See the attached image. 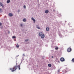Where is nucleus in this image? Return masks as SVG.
<instances>
[{
  "instance_id": "nucleus-10",
  "label": "nucleus",
  "mask_w": 74,
  "mask_h": 74,
  "mask_svg": "<svg viewBox=\"0 0 74 74\" xmlns=\"http://www.w3.org/2000/svg\"><path fill=\"white\" fill-rule=\"evenodd\" d=\"M23 21V22H26V18H24Z\"/></svg>"
},
{
  "instance_id": "nucleus-8",
  "label": "nucleus",
  "mask_w": 74,
  "mask_h": 74,
  "mask_svg": "<svg viewBox=\"0 0 74 74\" xmlns=\"http://www.w3.org/2000/svg\"><path fill=\"white\" fill-rule=\"evenodd\" d=\"M45 37V35H44V34H43L42 36L41 37V38H44Z\"/></svg>"
},
{
  "instance_id": "nucleus-18",
  "label": "nucleus",
  "mask_w": 74,
  "mask_h": 74,
  "mask_svg": "<svg viewBox=\"0 0 74 74\" xmlns=\"http://www.w3.org/2000/svg\"><path fill=\"white\" fill-rule=\"evenodd\" d=\"M29 41V40H28V39H27L25 40V41L27 42V41Z\"/></svg>"
},
{
  "instance_id": "nucleus-7",
  "label": "nucleus",
  "mask_w": 74,
  "mask_h": 74,
  "mask_svg": "<svg viewBox=\"0 0 74 74\" xmlns=\"http://www.w3.org/2000/svg\"><path fill=\"white\" fill-rule=\"evenodd\" d=\"M49 12V11L48 10H46L45 11V13L46 14H48Z\"/></svg>"
},
{
  "instance_id": "nucleus-6",
  "label": "nucleus",
  "mask_w": 74,
  "mask_h": 74,
  "mask_svg": "<svg viewBox=\"0 0 74 74\" xmlns=\"http://www.w3.org/2000/svg\"><path fill=\"white\" fill-rule=\"evenodd\" d=\"M9 16H13V15L12 13H10L9 14Z\"/></svg>"
},
{
  "instance_id": "nucleus-2",
  "label": "nucleus",
  "mask_w": 74,
  "mask_h": 74,
  "mask_svg": "<svg viewBox=\"0 0 74 74\" xmlns=\"http://www.w3.org/2000/svg\"><path fill=\"white\" fill-rule=\"evenodd\" d=\"M71 49L70 47L68 48L67 49V51L69 52H71Z\"/></svg>"
},
{
  "instance_id": "nucleus-13",
  "label": "nucleus",
  "mask_w": 74,
  "mask_h": 74,
  "mask_svg": "<svg viewBox=\"0 0 74 74\" xmlns=\"http://www.w3.org/2000/svg\"><path fill=\"white\" fill-rule=\"evenodd\" d=\"M19 45H18V43L17 44V45H16V47L17 48H19Z\"/></svg>"
},
{
  "instance_id": "nucleus-3",
  "label": "nucleus",
  "mask_w": 74,
  "mask_h": 74,
  "mask_svg": "<svg viewBox=\"0 0 74 74\" xmlns=\"http://www.w3.org/2000/svg\"><path fill=\"white\" fill-rule=\"evenodd\" d=\"M60 60L61 62H64V58H62L60 59Z\"/></svg>"
},
{
  "instance_id": "nucleus-9",
  "label": "nucleus",
  "mask_w": 74,
  "mask_h": 74,
  "mask_svg": "<svg viewBox=\"0 0 74 74\" xmlns=\"http://www.w3.org/2000/svg\"><path fill=\"white\" fill-rule=\"evenodd\" d=\"M48 66L49 67H51V66H52V65L51 64H48Z\"/></svg>"
},
{
  "instance_id": "nucleus-5",
  "label": "nucleus",
  "mask_w": 74,
  "mask_h": 74,
  "mask_svg": "<svg viewBox=\"0 0 74 74\" xmlns=\"http://www.w3.org/2000/svg\"><path fill=\"white\" fill-rule=\"evenodd\" d=\"M32 21H33L34 23H35V22H36V20H35V19H34L33 17H32Z\"/></svg>"
},
{
  "instance_id": "nucleus-11",
  "label": "nucleus",
  "mask_w": 74,
  "mask_h": 74,
  "mask_svg": "<svg viewBox=\"0 0 74 74\" xmlns=\"http://www.w3.org/2000/svg\"><path fill=\"white\" fill-rule=\"evenodd\" d=\"M0 5H1V6H2V7H3V4H2V3H1V2L0 3Z\"/></svg>"
},
{
  "instance_id": "nucleus-17",
  "label": "nucleus",
  "mask_w": 74,
  "mask_h": 74,
  "mask_svg": "<svg viewBox=\"0 0 74 74\" xmlns=\"http://www.w3.org/2000/svg\"><path fill=\"white\" fill-rule=\"evenodd\" d=\"M12 37L13 38H16V37L15 36H13Z\"/></svg>"
},
{
  "instance_id": "nucleus-1",
  "label": "nucleus",
  "mask_w": 74,
  "mask_h": 74,
  "mask_svg": "<svg viewBox=\"0 0 74 74\" xmlns=\"http://www.w3.org/2000/svg\"><path fill=\"white\" fill-rule=\"evenodd\" d=\"M18 68L19 70L21 69V68H20V65H18V66H16H16H14L13 68H11L10 69V70H11L12 72L14 71H15L16 69H18Z\"/></svg>"
},
{
  "instance_id": "nucleus-25",
  "label": "nucleus",
  "mask_w": 74,
  "mask_h": 74,
  "mask_svg": "<svg viewBox=\"0 0 74 74\" xmlns=\"http://www.w3.org/2000/svg\"><path fill=\"white\" fill-rule=\"evenodd\" d=\"M53 58V56H52V58Z\"/></svg>"
},
{
  "instance_id": "nucleus-15",
  "label": "nucleus",
  "mask_w": 74,
  "mask_h": 74,
  "mask_svg": "<svg viewBox=\"0 0 74 74\" xmlns=\"http://www.w3.org/2000/svg\"><path fill=\"white\" fill-rule=\"evenodd\" d=\"M71 62H74V58H73L71 61Z\"/></svg>"
},
{
  "instance_id": "nucleus-23",
  "label": "nucleus",
  "mask_w": 74,
  "mask_h": 74,
  "mask_svg": "<svg viewBox=\"0 0 74 74\" xmlns=\"http://www.w3.org/2000/svg\"><path fill=\"white\" fill-rule=\"evenodd\" d=\"M0 11H1V9L0 8Z\"/></svg>"
},
{
  "instance_id": "nucleus-21",
  "label": "nucleus",
  "mask_w": 74,
  "mask_h": 74,
  "mask_svg": "<svg viewBox=\"0 0 74 74\" xmlns=\"http://www.w3.org/2000/svg\"><path fill=\"white\" fill-rule=\"evenodd\" d=\"M20 25H21V27H22V26H23V25H22V24H20Z\"/></svg>"
},
{
  "instance_id": "nucleus-19",
  "label": "nucleus",
  "mask_w": 74,
  "mask_h": 74,
  "mask_svg": "<svg viewBox=\"0 0 74 74\" xmlns=\"http://www.w3.org/2000/svg\"><path fill=\"white\" fill-rule=\"evenodd\" d=\"M37 27V28L38 29H40V28L39 27Z\"/></svg>"
},
{
  "instance_id": "nucleus-24",
  "label": "nucleus",
  "mask_w": 74,
  "mask_h": 74,
  "mask_svg": "<svg viewBox=\"0 0 74 74\" xmlns=\"http://www.w3.org/2000/svg\"><path fill=\"white\" fill-rule=\"evenodd\" d=\"M23 56H25V54H23Z\"/></svg>"
},
{
  "instance_id": "nucleus-20",
  "label": "nucleus",
  "mask_w": 74,
  "mask_h": 74,
  "mask_svg": "<svg viewBox=\"0 0 74 74\" xmlns=\"http://www.w3.org/2000/svg\"><path fill=\"white\" fill-rule=\"evenodd\" d=\"M23 7L24 8H26V6L25 5H24L23 6Z\"/></svg>"
},
{
  "instance_id": "nucleus-12",
  "label": "nucleus",
  "mask_w": 74,
  "mask_h": 74,
  "mask_svg": "<svg viewBox=\"0 0 74 74\" xmlns=\"http://www.w3.org/2000/svg\"><path fill=\"white\" fill-rule=\"evenodd\" d=\"M10 0H8L7 1V3H9L10 2Z\"/></svg>"
},
{
  "instance_id": "nucleus-4",
  "label": "nucleus",
  "mask_w": 74,
  "mask_h": 74,
  "mask_svg": "<svg viewBox=\"0 0 74 74\" xmlns=\"http://www.w3.org/2000/svg\"><path fill=\"white\" fill-rule=\"evenodd\" d=\"M42 35V32H40L39 33V36H41Z\"/></svg>"
},
{
  "instance_id": "nucleus-14",
  "label": "nucleus",
  "mask_w": 74,
  "mask_h": 74,
  "mask_svg": "<svg viewBox=\"0 0 74 74\" xmlns=\"http://www.w3.org/2000/svg\"><path fill=\"white\" fill-rule=\"evenodd\" d=\"M47 31H49V28L47 27L46 28Z\"/></svg>"
},
{
  "instance_id": "nucleus-22",
  "label": "nucleus",
  "mask_w": 74,
  "mask_h": 74,
  "mask_svg": "<svg viewBox=\"0 0 74 74\" xmlns=\"http://www.w3.org/2000/svg\"><path fill=\"white\" fill-rule=\"evenodd\" d=\"M1 25H2L1 23H0V26H1Z\"/></svg>"
},
{
  "instance_id": "nucleus-16",
  "label": "nucleus",
  "mask_w": 74,
  "mask_h": 74,
  "mask_svg": "<svg viewBox=\"0 0 74 74\" xmlns=\"http://www.w3.org/2000/svg\"><path fill=\"white\" fill-rule=\"evenodd\" d=\"M59 48H58V47H57L55 48V49H56V50H58Z\"/></svg>"
}]
</instances>
